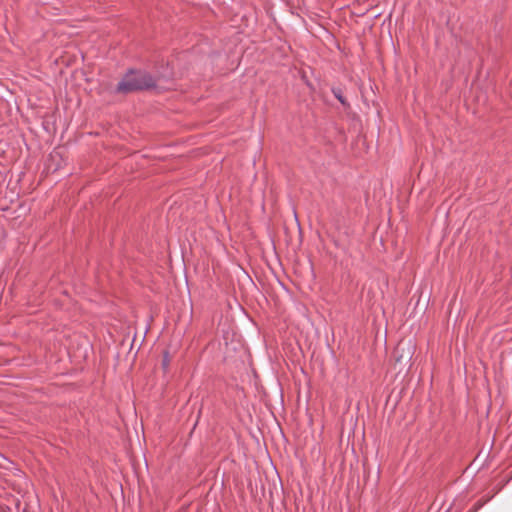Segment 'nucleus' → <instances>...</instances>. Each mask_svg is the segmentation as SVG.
<instances>
[{
    "instance_id": "1",
    "label": "nucleus",
    "mask_w": 512,
    "mask_h": 512,
    "mask_svg": "<svg viewBox=\"0 0 512 512\" xmlns=\"http://www.w3.org/2000/svg\"><path fill=\"white\" fill-rule=\"evenodd\" d=\"M154 85L153 78L146 72H130L127 74L117 86V91L128 93L140 89L150 88Z\"/></svg>"
},
{
    "instance_id": "2",
    "label": "nucleus",
    "mask_w": 512,
    "mask_h": 512,
    "mask_svg": "<svg viewBox=\"0 0 512 512\" xmlns=\"http://www.w3.org/2000/svg\"><path fill=\"white\" fill-rule=\"evenodd\" d=\"M337 98H338L342 103H344V101L342 100L341 96H338V95H337Z\"/></svg>"
},
{
    "instance_id": "3",
    "label": "nucleus",
    "mask_w": 512,
    "mask_h": 512,
    "mask_svg": "<svg viewBox=\"0 0 512 512\" xmlns=\"http://www.w3.org/2000/svg\"><path fill=\"white\" fill-rule=\"evenodd\" d=\"M168 365V360H165L164 361V366H167Z\"/></svg>"
}]
</instances>
